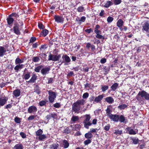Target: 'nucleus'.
Returning a JSON list of instances; mask_svg holds the SVG:
<instances>
[{"label": "nucleus", "instance_id": "nucleus-1", "mask_svg": "<svg viewBox=\"0 0 149 149\" xmlns=\"http://www.w3.org/2000/svg\"><path fill=\"white\" fill-rule=\"evenodd\" d=\"M136 98L140 104H143L145 103V100H149V94L142 90L139 92Z\"/></svg>", "mask_w": 149, "mask_h": 149}, {"label": "nucleus", "instance_id": "nucleus-2", "mask_svg": "<svg viewBox=\"0 0 149 149\" xmlns=\"http://www.w3.org/2000/svg\"><path fill=\"white\" fill-rule=\"evenodd\" d=\"M85 103V100L84 99L78 100L74 102L72 105V111L75 113H78L79 112L81 106H83Z\"/></svg>", "mask_w": 149, "mask_h": 149}, {"label": "nucleus", "instance_id": "nucleus-3", "mask_svg": "<svg viewBox=\"0 0 149 149\" xmlns=\"http://www.w3.org/2000/svg\"><path fill=\"white\" fill-rule=\"evenodd\" d=\"M111 120L114 122L119 121L120 123H123L126 124L127 122V119H125V116L122 115H119L117 114L111 115L108 117Z\"/></svg>", "mask_w": 149, "mask_h": 149}, {"label": "nucleus", "instance_id": "nucleus-4", "mask_svg": "<svg viewBox=\"0 0 149 149\" xmlns=\"http://www.w3.org/2000/svg\"><path fill=\"white\" fill-rule=\"evenodd\" d=\"M19 23L20 24V26L18 23H15L14 24V26L13 28L14 33L18 35H20L21 34L20 30L22 28V26L24 24L23 22L22 21L19 22Z\"/></svg>", "mask_w": 149, "mask_h": 149}, {"label": "nucleus", "instance_id": "nucleus-5", "mask_svg": "<svg viewBox=\"0 0 149 149\" xmlns=\"http://www.w3.org/2000/svg\"><path fill=\"white\" fill-rule=\"evenodd\" d=\"M48 93L49 95L48 97L49 101L50 103H52L54 102L56 97V95L55 92L51 90L48 91Z\"/></svg>", "mask_w": 149, "mask_h": 149}, {"label": "nucleus", "instance_id": "nucleus-6", "mask_svg": "<svg viewBox=\"0 0 149 149\" xmlns=\"http://www.w3.org/2000/svg\"><path fill=\"white\" fill-rule=\"evenodd\" d=\"M61 56V54L57 55L50 53L48 56V60L52 61H59Z\"/></svg>", "mask_w": 149, "mask_h": 149}, {"label": "nucleus", "instance_id": "nucleus-7", "mask_svg": "<svg viewBox=\"0 0 149 149\" xmlns=\"http://www.w3.org/2000/svg\"><path fill=\"white\" fill-rule=\"evenodd\" d=\"M38 110L37 107L34 105L31 106L28 108V112L29 113H35Z\"/></svg>", "mask_w": 149, "mask_h": 149}, {"label": "nucleus", "instance_id": "nucleus-8", "mask_svg": "<svg viewBox=\"0 0 149 149\" xmlns=\"http://www.w3.org/2000/svg\"><path fill=\"white\" fill-rule=\"evenodd\" d=\"M94 32L96 34L95 37L96 38L103 40L104 39V37L100 34L101 33V31L99 29L94 30Z\"/></svg>", "mask_w": 149, "mask_h": 149}, {"label": "nucleus", "instance_id": "nucleus-9", "mask_svg": "<svg viewBox=\"0 0 149 149\" xmlns=\"http://www.w3.org/2000/svg\"><path fill=\"white\" fill-rule=\"evenodd\" d=\"M62 58L63 61H62L61 64H60L61 65L62 64L64 63L65 62L66 63H69L71 61L69 57L66 54H63L62 56Z\"/></svg>", "mask_w": 149, "mask_h": 149}, {"label": "nucleus", "instance_id": "nucleus-10", "mask_svg": "<svg viewBox=\"0 0 149 149\" xmlns=\"http://www.w3.org/2000/svg\"><path fill=\"white\" fill-rule=\"evenodd\" d=\"M8 98L5 96L3 98H0V108L3 106L8 100Z\"/></svg>", "mask_w": 149, "mask_h": 149}, {"label": "nucleus", "instance_id": "nucleus-11", "mask_svg": "<svg viewBox=\"0 0 149 149\" xmlns=\"http://www.w3.org/2000/svg\"><path fill=\"white\" fill-rule=\"evenodd\" d=\"M50 68L49 67L43 68L41 70V73L43 75H46L49 73Z\"/></svg>", "mask_w": 149, "mask_h": 149}, {"label": "nucleus", "instance_id": "nucleus-12", "mask_svg": "<svg viewBox=\"0 0 149 149\" xmlns=\"http://www.w3.org/2000/svg\"><path fill=\"white\" fill-rule=\"evenodd\" d=\"M54 19L55 21L58 23L63 22L64 19V18L62 17L56 15H55Z\"/></svg>", "mask_w": 149, "mask_h": 149}, {"label": "nucleus", "instance_id": "nucleus-13", "mask_svg": "<svg viewBox=\"0 0 149 149\" xmlns=\"http://www.w3.org/2000/svg\"><path fill=\"white\" fill-rule=\"evenodd\" d=\"M30 77L31 72L29 71L24 72L22 75L23 79H24L25 80L28 79L30 78Z\"/></svg>", "mask_w": 149, "mask_h": 149}, {"label": "nucleus", "instance_id": "nucleus-14", "mask_svg": "<svg viewBox=\"0 0 149 149\" xmlns=\"http://www.w3.org/2000/svg\"><path fill=\"white\" fill-rule=\"evenodd\" d=\"M86 19V17L83 16L81 18L79 17H77L76 18V21L78 22V24L80 25L82 22H84L85 21Z\"/></svg>", "mask_w": 149, "mask_h": 149}, {"label": "nucleus", "instance_id": "nucleus-15", "mask_svg": "<svg viewBox=\"0 0 149 149\" xmlns=\"http://www.w3.org/2000/svg\"><path fill=\"white\" fill-rule=\"evenodd\" d=\"M104 94L100 95L96 97L94 99V102L96 103L100 102L104 96Z\"/></svg>", "mask_w": 149, "mask_h": 149}, {"label": "nucleus", "instance_id": "nucleus-16", "mask_svg": "<svg viewBox=\"0 0 149 149\" xmlns=\"http://www.w3.org/2000/svg\"><path fill=\"white\" fill-rule=\"evenodd\" d=\"M112 108V107L111 106L109 105L107 107V109L106 110L107 116L108 117H109L110 116H111V115L112 114L111 113L112 111L111 109Z\"/></svg>", "mask_w": 149, "mask_h": 149}, {"label": "nucleus", "instance_id": "nucleus-17", "mask_svg": "<svg viewBox=\"0 0 149 149\" xmlns=\"http://www.w3.org/2000/svg\"><path fill=\"white\" fill-rule=\"evenodd\" d=\"M142 31H145L147 32L149 31V23L148 22H145L142 26Z\"/></svg>", "mask_w": 149, "mask_h": 149}, {"label": "nucleus", "instance_id": "nucleus-18", "mask_svg": "<svg viewBox=\"0 0 149 149\" xmlns=\"http://www.w3.org/2000/svg\"><path fill=\"white\" fill-rule=\"evenodd\" d=\"M6 52V50L4 47L0 46V57L3 56Z\"/></svg>", "mask_w": 149, "mask_h": 149}, {"label": "nucleus", "instance_id": "nucleus-19", "mask_svg": "<svg viewBox=\"0 0 149 149\" xmlns=\"http://www.w3.org/2000/svg\"><path fill=\"white\" fill-rule=\"evenodd\" d=\"M6 20L8 25H9L13 23L14 21V19L9 15L8 17L6 19Z\"/></svg>", "mask_w": 149, "mask_h": 149}, {"label": "nucleus", "instance_id": "nucleus-20", "mask_svg": "<svg viewBox=\"0 0 149 149\" xmlns=\"http://www.w3.org/2000/svg\"><path fill=\"white\" fill-rule=\"evenodd\" d=\"M37 76L35 74H33L31 79L28 81L29 82L34 83L35 82L37 79Z\"/></svg>", "mask_w": 149, "mask_h": 149}, {"label": "nucleus", "instance_id": "nucleus-21", "mask_svg": "<svg viewBox=\"0 0 149 149\" xmlns=\"http://www.w3.org/2000/svg\"><path fill=\"white\" fill-rule=\"evenodd\" d=\"M13 94L15 97L19 96L21 94V91L19 89H16L13 91Z\"/></svg>", "mask_w": 149, "mask_h": 149}, {"label": "nucleus", "instance_id": "nucleus-22", "mask_svg": "<svg viewBox=\"0 0 149 149\" xmlns=\"http://www.w3.org/2000/svg\"><path fill=\"white\" fill-rule=\"evenodd\" d=\"M104 99L109 104H112L114 102V99L111 97H108Z\"/></svg>", "mask_w": 149, "mask_h": 149}, {"label": "nucleus", "instance_id": "nucleus-23", "mask_svg": "<svg viewBox=\"0 0 149 149\" xmlns=\"http://www.w3.org/2000/svg\"><path fill=\"white\" fill-rule=\"evenodd\" d=\"M130 139L132 141V143L134 145L139 144V141H141L136 137L131 138Z\"/></svg>", "mask_w": 149, "mask_h": 149}, {"label": "nucleus", "instance_id": "nucleus-24", "mask_svg": "<svg viewBox=\"0 0 149 149\" xmlns=\"http://www.w3.org/2000/svg\"><path fill=\"white\" fill-rule=\"evenodd\" d=\"M126 130L128 131H129V134H133L134 135L136 134V132L133 129H131L130 127H127Z\"/></svg>", "mask_w": 149, "mask_h": 149}, {"label": "nucleus", "instance_id": "nucleus-25", "mask_svg": "<svg viewBox=\"0 0 149 149\" xmlns=\"http://www.w3.org/2000/svg\"><path fill=\"white\" fill-rule=\"evenodd\" d=\"M124 22L121 19H119L116 23L117 26L118 27H122L123 26Z\"/></svg>", "mask_w": 149, "mask_h": 149}, {"label": "nucleus", "instance_id": "nucleus-26", "mask_svg": "<svg viewBox=\"0 0 149 149\" xmlns=\"http://www.w3.org/2000/svg\"><path fill=\"white\" fill-rule=\"evenodd\" d=\"M63 145L64 148H66L69 146V143L67 141L64 139L63 141Z\"/></svg>", "mask_w": 149, "mask_h": 149}, {"label": "nucleus", "instance_id": "nucleus-27", "mask_svg": "<svg viewBox=\"0 0 149 149\" xmlns=\"http://www.w3.org/2000/svg\"><path fill=\"white\" fill-rule=\"evenodd\" d=\"M24 65L22 64H18L16 65L14 68L15 70L17 71V72L18 71L19 69H21L23 68Z\"/></svg>", "mask_w": 149, "mask_h": 149}, {"label": "nucleus", "instance_id": "nucleus-28", "mask_svg": "<svg viewBox=\"0 0 149 149\" xmlns=\"http://www.w3.org/2000/svg\"><path fill=\"white\" fill-rule=\"evenodd\" d=\"M118 86V84L117 83L113 84L111 87L112 91H115L116 90Z\"/></svg>", "mask_w": 149, "mask_h": 149}, {"label": "nucleus", "instance_id": "nucleus-29", "mask_svg": "<svg viewBox=\"0 0 149 149\" xmlns=\"http://www.w3.org/2000/svg\"><path fill=\"white\" fill-rule=\"evenodd\" d=\"M85 137L87 139H91L93 137V134L90 132L86 133L84 135Z\"/></svg>", "mask_w": 149, "mask_h": 149}, {"label": "nucleus", "instance_id": "nucleus-30", "mask_svg": "<svg viewBox=\"0 0 149 149\" xmlns=\"http://www.w3.org/2000/svg\"><path fill=\"white\" fill-rule=\"evenodd\" d=\"M113 3L111 1H107L105 5H104V7L106 8H108L109 6L113 5Z\"/></svg>", "mask_w": 149, "mask_h": 149}, {"label": "nucleus", "instance_id": "nucleus-31", "mask_svg": "<svg viewBox=\"0 0 149 149\" xmlns=\"http://www.w3.org/2000/svg\"><path fill=\"white\" fill-rule=\"evenodd\" d=\"M47 102H48V101L47 100H41L39 102V105L40 107L43 106L46 107L47 105Z\"/></svg>", "mask_w": 149, "mask_h": 149}, {"label": "nucleus", "instance_id": "nucleus-32", "mask_svg": "<svg viewBox=\"0 0 149 149\" xmlns=\"http://www.w3.org/2000/svg\"><path fill=\"white\" fill-rule=\"evenodd\" d=\"M34 92L36 93L38 95H39L41 93L40 88L39 86L36 85V86Z\"/></svg>", "mask_w": 149, "mask_h": 149}, {"label": "nucleus", "instance_id": "nucleus-33", "mask_svg": "<svg viewBox=\"0 0 149 149\" xmlns=\"http://www.w3.org/2000/svg\"><path fill=\"white\" fill-rule=\"evenodd\" d=\"M14 148L15 149H23L24 147L22 144L19 143L16 144Z\"/></svg>", "mask_w": 149, "mask_h": 149}, {"label": "nucleus", "instance_id": "nucleus-34", "mask_svg": "<svg viewBox=\"0 0 149 149\" xmlns=\"http://www.w3.org/2000/svg\"><path fill=\"white\" fill-rule=\"evenodd\" d=\"M24 62V59H21L18 57H17L15 60V63L16 64H20L23 63Z\"/></svg>", "mask_w": 149, "mask_h": 149}, {"label": "nucleus", "instance_id": "nucleus-35", "mask_svg": "<svg viewBox=\"0 0 149 149\" xmlns=\"http://www.w3.org/2000/svg\"><path fill=\"white\" fill-rule=\"evenodd\" d=\"M85 116L86 118L84 120L83 123L89 122L91 118V117L90 115L86 114Z\"/></svg>", "mask_w": 149, "mask_h": 149}, {"label": "nucleus", "instance_id": "nucleus-36", "mask_svg": "<svg viewBox=\"0 0 149 149\" xmlns=\"http://www.w3.org/2000/svg\"><path fill=\"white\" fill-rule=\"evenodd\" d=\"M84 127L87 129L89 128V126H91L92 123L90 121L83 123Z\"/></svg>", "mask_w": 149, "mask_h": 149}, {"label": "nucleus", "instance_id": "nucleus-37", "mask_svg": "<svg viewBox=\"0 0 149 149\" xmlns=\"http://www.w3.org/2000/svg\"><path fill=\"white\" fill-rule=\"evenodd\" d=\"M41 33L42 36L45 37L48 34L49 31L47 29H44L42 30Z\"/></svg>", "mask_w": 149, "mask_h": 149}, {"label": "nucleus", "instance_id": "nucleus-38", "mask_svg": "<svg viewBox=\"0 0 149 149\" xmlns=\"http://www.w3.org/2000/svg\"><path fill=\"white\" fill-rule=\"evenodd\" d=\"M71 132V130L70 128V127H67L63 130V133H65L66 134H68Z\"/></svg>", "mask_w": 149, "mask_h": 149}, {"label": "nucleus", "instance_id": "nucleus-39", "mask_svg": "<svg viewBox=\"0 0 149 149\" xmlns=\"http://www.w3.org/2000/svg\"><path fill=\"white\" fill-rule=\"evenodd\" d=\"M43 67V66L42 65L38 66L37 67L35 68L34 71L36 72H39L41 69Z\"/></svg>", "mask_w": 149, "mask_h": 149}, {"label": "nucleus", "instance_id": "nucleus-40", "mask_svg": "<svg viewBox=\"0 0 149 149\" xmlns=\"http://www.w3.org/2000/svg\"><path fill=\"white\" fill-rule=\"evenodd\" d=\"M38 26L40 29H43L45 28V26L42 24L41 22H38Z\"/></svg>", "mask_w": 149, "mask_h": 149}, {"label": "nucleus", "instance_id": "nucleus-41", "mask_svg": "<svg viewBox=\"0 0 149 149\" xmlns=\"http://www.w3.org/2000/svg\"><path fill=\"white\" fill-rule=\"evenodd\" d=\"M58 146L59 145L57 143H53L50 146V148L53 149H57Z\"/></svg>", "mask_w": 149, "mask_h": 149}, {"label": "nucleus", "instance_id": "nucleus-42", "mask_svg": "<svg viewBox=\"0 0 149 149\" xmlns=\"http://www.w3.org/2000/svg\"><path fill=\"white\" fill-rule=\"evenodd\" d=\"M79 120L78 116H73L71 118V120L74 122L77 121Z\"/></svg>", "mask_w": 149, "mask_h": 149}, {"label": "nucleus", "instance_id": "nucleus-43", "mask_svg": "<svg viewBox=\"0 0 149 149\" xmlns=\"http://www.w3.org/2000/svg\"><path fill=\"white\" fill-rule=\"evenodd\" d=\"M103 69L105 72L106 74H107L108 73V72L110 70V67L109 66L108 67L106 66H104L103 68Z\"/></svg>", "mask_w": 149, "mask_h": 149}, {"label": "nucleus", "instance_id": "nucleus-44", "mask_svg": "<svg viewBox=\"0 0 149 149\" xmlns=\"http://www.w3.org/2000/svg\"><path fill=\"white\" fill-rule=\"evenodd\" d=\"M127 107V105L125 104H123L119 105L118 108L121 110L124 109Z\"/></svg>", "mask_w": 149, "mask_h": 149}, {"label": "nucleus", "instance_id": "nucleus-45", "mask_svg": "<svg viewBox=\"0 0 149 149\" xmlns=\"http://www.w3.org/2000/svg\"><path fill=\"white\" fill-rule=\"evenodd\" d=\"M46 137V135L42 134L39 136L38 139L39 140L42 141L45 139Z\"/></svg>", "mask_w": 149, "mask_h": 149}, {"label": "nucleus", "instance_id": "nucleus-46", "mask_svg": "<svg viewBox=\"0 0 149 149\" xmlns=\"http://www.w3.org/2000/svg\"><path fill=\"white\" fill-rule=\"evenodd\" d=\"M43 131L41 129H39L36 132V136H39L43 133Z\"/></svg>", "mask_w": 149, "mask_h": 149}, {"label": "nucleus", "instance_id": "nucleus-47", "mask_svg": "<svg viewBox=\"0 0 149 149\" xmlns=\"http://www.w3.org/2000/svg\"><path fill=\"white\" fill-rule=\"evenodd\" d=\"M22 119L19 117H16L14 118V121L17 123H20Z\"/></svg>", "mask_w": 149, "mask_h": 149}, {"label": "nucleus", "instance_id": "nucleus-48", "mask_svg": "<svg viewBox=\"0 0 149 149\" xmlns=\"http://www.w3.org/2000/svg\"><path fill=\"white\" fill-rule=\"evenodd\" d=\"M113 2V4L115 5H118L120 4L121 2V0H112Z\"/></svg>", "mask_w": 149, "mask_h": 149}, {"label": "nucleus", "instance_id": "nucleus-49", "mask_svg": "<svg viewBox=\"0 0 149 149\" xmlns=\"http://www.w3.org/2000/svg\"><path fill=\"white\" fill-rule=\"evenodd\" d=\"M9 15L11 17H14L16 18H18L19 17V15L17 13L14 12L13 13Z\"/></svg>", "mask_w": 149, "mask_h": 149}, {"label": "nucleus", "instance_id": "nucleus-50", "mask_svg": "<svg viewBox=\"0 0 149 149\" xmlns=\"http://www.w3.org/2000/svg\"><path fill=\"white\" fill-rule=\"evenodd\" d=\"M123 133V131L122 130H115V131L114 134L116 135H121Z\"/></svg>", "mask_w": 149, "mask_h": 149}, {"label": "nucleus", "instance_id": "nucleus-51", "mask_svg": "<svg viewBox=\"0 0 149 149\" xmlns=\"http://www.w3.org/2000/svg\"><path fill=\"white\" fill-rule=\"evenodd\" d=\"M48 47V46L47 45L44 44L41 45L40 47V51H42V50H45Z\"/></svg>", "mask_w": 149, "mask_h": 149}, {"label": "nucleus", "instance_id": "nucleus-52", "mask_svg": "<svg viewBox=\"0 0 149 149\" xmlns=\"http://www.w3.org/2000/svg\"><path fill=\"white\" fill-rule=\"evenodd\" d=\"M32 61L36 62L39 61L40 60V59L38 56L33 57L32 59Z\"/></svg>", "mask_w": 149, "mask_h": 149}, {"label": "nucleus", "instance_id": "nucleus-53", "mask_svg": "<svg viewBox=\"0 0 149 149\" xmlns=\"http://www.w3.org/2000/svg\"><path fill=\"white\" fill-rule=\"evenodd\" d=\"M36 40V37H31L29 40V44H30L31 43H33L34 42H35Z\"/></svg>", "mask_w": 149, "mask_h": 149}, {"label": "nucleus", "instance_id": "nucleus-54", "mask_svg": "<svg viewBox=\"0 0 149 149\" xmlns=\"http://www.w3.org/2000/svg\"><path fill=\"white\" fill-rule=\"evenodd\" d=\"M91 140L90 139H87L84 141V143L85 145H87L91 142Z\"/></svg>", "mask_w": 149, "mask_h": 149}, {"label": "nucleus", "instance_id": "nucleus-55", "mask_svg": "<svg viewBox=\"0 0 149 149\" xmlns=\"http://www.w3.org/2000/svg\"><path fill=\"white\" fill-rule=\"evenodd\" d=\"M75 128L76 130H80L81 127V125L79 124H76L74 125Z\"/></svg>", "mask_w": 149, "mask_h": 149}, {"label": "nucleus", "instance_id": "nucleus-56", "mask_svg": "<svg viewBox=\"0 0 149 149\" xmlns=\"http://www.w3.org/2000/svg\"><path fill=\"white\" fill-rule=\"evenodd\" d=\"M113 18L111 16H109L108 17L107 21V22L109 23H110L111 22L113 21Z\"/></svg>", "mask_w": 149, "mask_h": 149}, {"label": "nucleus", "instance_id": "nucleus-57", "mask_svg": "<svg viewBox=\"0 0 149 149\" xmlns=\"http://www.w3.org/2000/svg\"><path fill=\"white\" fill-rule=\"evenodd\" d=\"M84 7L82 6H80L77 8V10L79 12H82L83 11Z\"/></svg>", "mask_w": 149, "mask_h": 149}, {"label": "nucleus", "instance_id": "nucleus-58", "mask_svg": "<svg viewBox=\"0 0 149 149\" xmlns=\"http://www.w3.org/2000/svg\"><path fill=\"white\" fill-rule=\"evenodd\" d=\"M109 88V86H108L105 85L102 86L101 88V89L103 92H104L107 90Z\"/></svg>", "mask_w": 149, "mask_h": 149}, {"label": "nucleus", "instance_id": "nucleus-59", "mask_svg": "<svg viewBox=\"0 0 149 149\" xmlns=\"http://www.w3.org/2000/svg\"><path fill=\"white\" fill-rule=\"evenodd\" d=\"M53 106L54 107L56 108H59L61 107V104L58 102H56L53 104Z\"/></svg>", "mask_w": 149, "mask_h": 149}, {"label": "nucleus", "instance_id": "nucleus-60", "mask_svg": "<svg viewBox=\"0 0 149 149\" xmlns=\"http://www.w3.org/2000/svg\"><path fill=\"white\" fill-rule=\"evenodd\" d=\"M36 117L35 115L30 116L27 118V120L29 121H31L34 119Z\"/></svg>", "mask_w": 149, "mask_h": 149}, {"label": "nucleus", "instance_id": "nucleus-61", "mask_svg": "<svg viewBox=\"0 0 149 149\" xmlns=\"http://www.w3.org/2000/svg\"><path fill=\"white\" fill-rule=\"evenodd\" d=\"M110 127V125L109 124H108L107 125L105 126L104 127V130L106 131H108Z\"/></svg>", "mask_w": 149, "mask_h": 149}, {"label": "nucleus", "instance_id": "nucleus-62", "mask_svg": "<svg viewBox=\"0 0 149 149\" xmlns=\"http://www.w3.org/2000/svg\"><path fill=\"white\" fill-rule=\"evenodd\" d=\"M84 31L88 33H90L91 32H93V29L91 28L86 29Z\"/></svg>", "mask_w": 149, "mask_h": 149}, {"label": "nucleus", "instance_id": "nucleus-63", "mask_svg": "<svg viewBox=\"0 0 149 149\" xmlns=\"http://www.w3.org/2000/svg\"><path fill=\"white\" fill-rule=\"evenodd\" d=\"M138 146L139 147L140 149H143L145 147L146 144L144 143L140 145V143H139V144H138Z\"/></svg>", "mask_w": 149, "mask_h": 149}, {"label": "nucleus", "instance_id": "nucleus-64", "mask_svg": "<svg viewBox=\"0 0 149 149\" xmlns=\"http://www.w3.org/2000/svg\"><path fill=\"white\" fill-rule=\"evenodd\" d=\"M89 96V94L88 93H84L82 96L83 98L84 99H86Z\"/></svg>", "mask_w": 149, "mask_h": 149}]
</instances>
